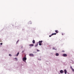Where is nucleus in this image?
<instances>
[{"label":"nucleus","instance_id":"f257e3e1","mask_svg":"<svg viewBox=\"0 0 74 74\" xmlns=\"http://www.w3.org/2000/svg\"><path fill=\"white\" fill-rule=\"evenodd\" d=\"M26 59H27L26 58V57L23 58V61H24V62H26Z\"/></svg>","mask_w":74,"mask_h":74},{"label":"nucleus","instance_id":"f03ea898","mask_svg":"<svg viewBox=\"0 0 74 74\" xmlns=\"http://www.w3.org/2000/svg\"><path fill=\"white\" fill-rule=\"evenodd\" d=\"M67 56V55L66 54H63V56L64 57H66Z\"/></svg>","mask_w":74,"mask_h":74},{"label":"nucleus","instance_id":"7ed1b4c3","mask_svg":"<svg viewBox=\"0 0 74 74\" xmlns=\"http://www.w3.org/2000/svg\"><path fill=\"white\" fill-rule=\"evenodd\" d=\"M38 43H37L35 45V47H37L38 46Z\"/></svg>","mask_w":74,"mask_h":74},{"label":"nucleus","instance_id":"20e7f679","mask_svg":"<svg viewBox=\"0 0 74 74\" xmlns=\"http://www.w3.org/2000/svg\"><path fill=\"white\" fill-rule=\"evenodd\" d=\"M60 73H63V71L62 70H61L60 71Z\"/></svg>","mask_w":74,"mask_h":74},{"label":"nucleus","instance_id":"39448f33","mask_svg":"<svg viewBox=\"0 0 74 74\" xmlns=\"http://www.w3.org/2000/svg\"><path fill=\"white\" fill-rule=\"evenodd\" d=\"M64 71L65 72V74H67V71H66V70L65 69Z\"/></svg>","mask_w":74,"mask_h":74},{"label":"nucleus","instance_id":"423d86ee","mask_svg":"<svg viewBox=\"0 0 74 74\" xmlns=\"http://www.w3.org/2000/svg\"><path fill=\"white\" fill-rule=\"evenodd\" d=\"M29 46H31L32 47H33L34 46V45L33 44H31L29 45Z\"/></svg>","mask_w":74,"mask_h":74},{"label":"nucleus","instance_id":"0eeeda50","mask_svg":"<svg viewBox=\"0 0 74 74\" xmlns=\"http://www.w3.org/2000/svg\"><path fill=\"white\" fill-rule=\"evenodd\" d=\"M29 56H34V55L32 54H29Z\"/></svg>","mask_w":74,"mask_h":74},{"label":"nucleus","instance_id":"6e6552de","mask_svg":"<svg viewBox=\"0 0 74 74\" xmlns=\"http://www.w3.org/2000/svg\"><path fill=\"white\" fill-rule=\"evenodd\" d=\"M55 32L56 33H59V32H58V30H55Z\"/></svg>","mask_w":74,"mask_h":74},{"label":"nucleus","instance_id":"1a4fd4ad","mask_svg":"<svg viewBox=\"0 0 74 74\" xmlns=\"http://www.w3.org/2000/svg\"><path fill=\"white\" fill-rule=\"evenodd\" d=\"M32 42L33 44H35V40H33Z\"/></svg>","mask_w":74,"mask_h":74},{"label":"nucleus","instance_id":"9d476101","mask_svg":"<svg viewBox=\"0 0 74 74\" xmlns=\"http://www.w3.org/2000/svg\"><path fill=\"white\" fill-rule=\"evenodd\" d=\"M42 40H41L39 41V43H42Z\"/></svg>","mask_w":74,"mask_h":74},{"label":"nucleus","instance_id":"9b49d317","mask_svg":"<svg viewBox=\"0 0 74 74\" xmlns=\"http://www.w3.org/2000/svg\"><path fill=\"white\" fill-rule=\"evenodd\" d=\"M56 33H53V34H52V35L53 36V35H56Z\"/></svg>","mask_w":74,"mask_h":74},{"label":"nucleus","instance_id":"f8f14e48","mask_svg":"<svg viewBox=\"0 0 74 74\" xmlns=\"http://www.w3.org/2000/svg\"><path fill=\"white\" fill-rule=\"evenodd\" d=\"M19 53L18 52L16 55V56H18V55H19Z\"/></svg>","mask_w":74,"mask_h":74},{"label":"nucleus","instance_id":"ddd939ff","mask_svg":"<svg viewBox=\"0 0 74 74\" xmlns=\"http://www.w3.org/2000/svg\"><path fill=\"white\" fill-rule=\"evenodd\" d=\"M56 56H59V53H56Z\"/></svg>","mask_w":74,"mask_h":74},{"label":"nucleus","instance_id":"4468645a","mask_svg":"<svg viewBox=\"0 0 74 74\" xmlns=\"http://www.w3.org/2000/svg\"><path fill=\"white\" fill-rule=\"evenodd\" d=\"M39 45H41L42 44H41V43H39Z\"/></svg>","mask_w":74,"mask_h":74},{"label":"nucleus","instance_id":"2eb2a0df","mask_svg":"<svg viewBox=\"0 0 74 74\" xmlns=\"http://www.w3.org/2000/svg\"><path fill=\"white\" fill-rule=\"evenodd\" d=\"M9 56H12V55H11V54H9Z\"/></svg>","mask_w":74,"mask_h":74},{"label":"nucleus","instance_id":"dca6fc26","mask_svg":"<svg viewBox=\"0 0 74 74\" xmlns=\"http://www.w3.org/2000/svg\"><path fill=\"white\" fill-rule=\"evenodd\" d=\"M72 70L73 71V72H74V69H72Z\"/></svg>","mask_w":74,"mask_h":74},{"label":"nucleus","instance_id":"f3484780","mask_svg":"<svg viewBox=\"0 0 74 74\" xmlns=\"http://www.w3.org/2000/svg\"><path fill=\"white\" fill-rule=\"evenodd\" d=\"M52 36H53V35H52V34H51V35H50V36H49V37H51Z\"/></svg>","mask_w":74,"mask_h":74},{"label":"nucleus","instance_id":"a211bd4d","mask_svg":"<svg viewBox=\"0 0 74 74\" xmlns=\"http://www.w3.org/2000/svg\"><path fill=\"white\" fill-rule=\"evenodd\" d=\"M37 52H39L40 51V50H37Z\"/></svg>","mask_w":74,"mask_h":74},{"label":"nucleus","instance_id":"6ab92c4d","mask_svg":"<svg viewBox=\"0 0 74 74\" xmlns=\"http://www.w3.org/2000/svg\"><path fill=\"white\" fill-rule=\"evenodd\" d=\"M15 59H16V60H17V58H15Z\"/></svg>","mask_w":74,"mask_h":74},{"label":"nucleus","instance_id":"aec40b11","mask_svg":"<svg viewBox=\"0 0 74 74\" xmlns=\"http://www.w3.org/2000/svg\"><path fill=\"white\" fill-rule=\"evenodd\" d=\"M25 52V51H22V53H23V52Z\"/></svg>","mask_w":74,"mask_h":74},{"label":"nucleus","instance_id":"412c9836","mask_svg":"<svg viewBox=\"0 0 74 74\" xmlns=\"http://www.w3.org/2000/svg\"><path fill=\"white\" fill-rule=\"evenodd\" d=\"M0 44H1V45H3V43H0Z\"/></svg>","mask_w":74,"mask_h":74},{"label":"nucleus","instance_id":"4be33fe9","mask_svg":"<svg viewBox=\"0 0 74 74\" xmlns=\"http://www.w3.org/2000/svg\"><path fill=\"white\" fill-rule=\"evenodd\" d=\"M62 36H63V35H64V34H63V33H62Z\"/></svg>","mask_w":74,"mask_h":74},{"label":"nucleus","instance_id":"5701e85b","mask_svg":"<svg viewBox=\"0 0 74 74\" xmlns=\"http://www.w3.org/2000/svg\"><path fill=\"white\" fill-rule=\"evenodd\" d=\"M21 48H23V46H22L21 47Z\"/></svg>","mask_w":74,"mask_h":74},{"label":"nucleus","instance_id":"b1692460","mask_svg":"<svg viewBox=\"0 0 74 74\" xmlns=\"http://www.w3.org/2000/svg\"><path fill=\"white\" fill-rule=\"evenodd\" d=\"M53 49H55V48H53Z\"/></svg>","mask_w":74,"mask_h":74},{"label":"nucleus","instance_id":"393cba45","mask_svg":"<svg viewBox=\"0 0 74 74\" xmlns=\"http://www.w3.org/2000/svg\"><path fill=\"white\" fill-rule=\"evenodd\" d=\"M71 69H73V68H72L71 67Z\"/></svg>","mask_w":74,"mask_h":74},{"label":"nucleus","instance_id":"a878e982","mask_svg":"<svg viewBox=\"0 0 74 74\" xmlns=\"http://www.w3.org/2000/svg\"><path fill=\"white\" fill-rule=\"evenodd\" d=\"M31 21H30V23H31V24H32V23H31Z\"/></svg>","mask_w":74,"mask_h":74},{"label":"nucleus","instance_id":"bb28decb","mask_svg":"<svg viewBox=\"0 0 74 74\" xmlns=\"http://www.w3.org/2000/svg\"><path fill=\"white\" fill-rule=\"evenodd\" d=\"M62 52H64V51H62Z\"/></svg>","mask_w":74,"mask_h":74},{"label":"nucleus","instance_id":"cd10ccee","mask_svg":"<svg viewBox=\"0 0 74 74\" xmlns=\"http://www.w3.org/2000/svg\"><path fill=\"white\" fill-rule=\"evenodd\" d=\"M18 42V41H17V42Z\"/></svg>","mask_w":74,"mask_h":74}]
</instances>
